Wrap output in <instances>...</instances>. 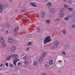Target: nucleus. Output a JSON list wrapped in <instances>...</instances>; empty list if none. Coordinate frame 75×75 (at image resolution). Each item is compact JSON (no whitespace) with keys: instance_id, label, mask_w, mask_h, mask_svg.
Wrapping results in <instances>:
<instances>
[{"instance_id":"45","label":"nucleus","mask_w":75,"mask_h":75,"mask_svg":"<svg viewBox=\"0 0 75 75\" xmlns=\"http://www.w3.org/2000/svg\"><path fill=\"white\" fill-rule=\"evenodd\" d=\"M6 34H8V30H6Z\"/></svg>"},{"instance_id":"37","label":"nucleus","mask_w":75,"mask_h":75,"mask_svg":"<svg viewBox=\"0 0 75 75\" xmlns=\"http://www.w3.org/2000/svg\"><path fill=\"white\" fill-rule=\"evenodd\" d=\"M57 48V45H54L52 47V48H53V49H54V48Z\"/></svg>"},{"instance_id":"54","label":"nucleus","mask_w":75,"mask_h":75,"mask_svg":"<svg viewBox=\"0 0 75 75\" xmlns=\"http://www.w3.org/2000/svg\"><path fill=\"white\" fill-rule=\"evenodd\" d=\"M68 16H69V17H71V16L70 15H69Z\"/></svg>"},{"instance_id":"1","label":"nucleus","mask_w":75,"mask_h":75,"mask_svg":"<svg viewBox=\"0 0 75 75\" xmlns=\"http://www.w3.org/2000/svg\"><path fill=\"white\" fill-rule=\"evenodd\" d=\"M12 57L13 59H15L13 61V63L14 66L16 67V63H17V62L20 61L19 59H17V58H18V55L16 54H13L12 56Z\"/></svg>"},{"instance_id":"3","label":"nucleus","mask_w":75,"mask_h":75,"mask_svg":"<svg viewBox=\"0 0 75 75\" xmlns=\"http://www.w3.org/2000/svg\"><path fill=\"white\" fill-rule=\"evenodd\" d=\"M4 8V6L3 5L0 4V12L1 13L3 12V10Z\"/></svg>"},{"instance_id":"15","label":"nucleus","mask_w":75,"mask_h":75,"mask_svg":"<svg viewBox=\"0 0 75 75\" xmlns=\"http://www.w3.org/2000/svg\"><path fill=\"white\" fill-rule=\"evenodd\" d=\"M33 65L34 66H37V62L36 61H33Z\"/></svg>"},{"instance_id":"8","label":"nucleus","mask_w":75,"mask_h":75,"mask_svg":"<svg viewBox=\"0 0 75 75\" xmlns=\"http://www.w3.org/2000/svg\"><path fill=\"white\" fill-rule=\"evenodd\" d=\"M8 41L9 42H12L13 41V38H10L8 39Z\"/></svg>"},{"instance_id":"27","label":"nucleus","mask_w":75,"mask_h":75,"mask_svg":"<svg viewBox=\"0 0 75 75\" xmlns=\"http://www.w3.org/2000/svg\"><path fill=\"white\" fill-rule=\"evenodd\" d=\"M11 58V56H10L7 57V59L8 60H9V59H10Z\"/></svg>"},{"instance_id":"34","label":"nucleus","mask_w":75,"mask_h":75,"mask_svg":"<svg viewBox=\"0 0 75 75\" xmlns=\"http://www.w3.org/2000/svg\"><path fill=\"white\" fill-rule=\"evenodd\" d=\"M60 11L61 12H62L63 11H64V9L62 8H61L60 9Z\"/></svg>"},{"instance_id":"53","label":"nucleus","mask_w":75,"mask_h":75,"mask_svg":"<svg viewBox=\"0 0 75 75\" xmlns=\"http://www.w3.org/2000/svg\"><path fill=\"white\" fill-rule=\"evenodd\" d=\"M9 1H12V0H9Z\"/></svg>"},{"instance_id":"9","label":"nucleus","mask_w":75,"mask_h":75,"mask_svg":"<svg viewBox=\"0 0 75 75\" xmlns=\"http://www.w3.org/2000/svg\"><path fill=\"white\" fill-rule=\"evenodd\" d=\"M52 3L51 2H49L46 4V6H52Z\"/></svg>"},{"instance_id":"5","label":"nucleus","mask_w":75,"mask_h":75,"mask_svg":"<svg viewBox=\"0 0 75 75\" xmlns=\"http://www.w3.org/2000/svg\"><path fill=\"white\" fill-rule=\"evenodd\" d=\"M41 17H45V13L44 11H42L41 13Z\"/></svg>"},{"instance_id":"24","label":"nucleus","mask_w":75,"mask_h":75,"mask_svg":"<svg viewBox=\"0 0 75 75\" xmlns=\"http://www.w3.org/2000/svg\"><path fill=\"white\" fill-rule=\"evenodd\" d=\"M29 62H28V61H26L24 62V64L25 65H27V64H28Z\"/></svg>"},{"instance_id":"46","label":"nucleus","mask_w":75,"mask_h":75,"mask_svg":"<svg viewBox=\"0 0 75 75\" xmlns=\"http://www.w3.org/2000/svg\"><path fill=\"white\" fill-rule=\"evenodd\" d=\"M26 50L27 51H28V50H29V47H28L26 49Z\"/></svg>"},{"instance_id":"2","label":"nucleus","mask_w":75,"mask_h":75,"mask_svg":"<svg viewBox=\"0 0 75 75\" xmlns=\"http://www.w3.org/2000/svg\"><path fill=\"white\" fill-rule=\"evenodd\" d=\"M51 36H49L46 37L44 39L43 41V43L45 45L47 43L50 42L51 41Z\"/></svg>"},{"instance_id":"17","label":"nucleus","mask_w":75,"mask_h":75,"mask_svg":"<svg viewBox=\"0 0 75 75\" xmlns=\"http://www.w3.org/2000/svg\"><path fill=\"white\" fill-rule=\"evenodd\" d=\"M27 55H25L23 58V60L25 61V60H27Z\"/></svg>"},{"instance_id":"6","label":"nucleus","mask_w":75,"mask_h":75,"mask_svg":"<svg viewBox=\"0 0 75 75\" xmlns=\"http://www.w3.org/2000/svg\"><path fill=\"white\" fill-rule=\"evenodd\" d=\"M53 64V60L51 59L49 61V62L48 63V65L50 66L51 65Z\"/></svg>"},{"instance_id":"12","label":"nucleus","mask_w":75,"mask_h":75,"mask_svg":"<svg viewBox=\"0 0 75 75\" xmlns=\"http://www.w3.org/2000/svg\"><path fill=\"white\" fill-rule=\"evenodd\" d=\"M60 44V42L59 41H56L54 42V44L55 45H58V44Z\"/></svg>"},{"instance_id":"51","label":"nucleus","mask_w":75,"mask_h":75,"mask_svg":"<svg viewBox=\"0 0 75 75\" xmlns=\"http://www.w3.org/2000/svg\"><path fill=\"white\" fill-rule=\"evenodd\" d=\"M65 2L66 1H67V0H63Z\"/></svg>"},{"instance_id":"50","label":"nucleus","mask_w":75,"mask_h":75,"mask_svg":"<svg viewBox=\"0 0 75 75\" xmlns=\"http://www.w3.org/2000/svg\"><path fill=\"white\" fill-rule=\"evenodd\" d=\"M59 61V62H62V61L61 60H60Z\"/></svg>"},{"instance_id":"20","label":"nucleus","mask_w":75,"mask_h":75,"mask_svg":"<svg viewBox=\"0 0 75 75\" xmlns=\"http://www.w3.org/2000/svg\"><path fill=\"white\" fill-rule=\"evenodd\" d=\"M19 29L18 27H16L15 28L14 31H17Z\"/></svg>"},{"instance_id":"23","label":"nucleus","mask_w":75,"mask_h":75,"mask_svg":"<svg viewBox=\"0 0 75 75\" xmlns=\"http://www.w3.org/2000/svg\"><path fill=\"white\" fill-rule=\"evenodd\" d=\"M64 7L65 8H67L68 7V5L67 4L64 5Z\"/></svg>"},{"instance_id":"21","label":"nucleus","mask_w":75,"mask_h":75,"mask_svg":"<svg viewBox=\"0 0 75 75\" xmlns=\"http://www.w3.org/2000/svg\"><path fill=\"white\" fill-rule=\"evenodd\" d=\"M46 21V23L47 24H49L50 23V19H47Z\"/></svg>"},{"instance_id":"19","label":"nucleus","mask_w":75,"mask_h":75,"mask_svg":"<svg viewBox=\"0 0 75 75\" xmlns=\"http://www.w3.org/2000/svg\"><path fill=\"white\" fill-rule=\"evenodd\" d=\"M44 68H45L46 69H48V65H47V64H45L44 65Z\"/></svg>"},{"instance_id":"55","label":"nucleus","mask_w":75,"mask_h":75,"mask_svg":"<svg viewBox=\"0 0 75 75\" xmlns=\"http://www.w3.org/2000/svg\"><path fill=\"white\" fill-rule=\"evenodd\" d=\"M42 75H45V74H42Z\"/></svg>"},{"instance_id":"39","label":"nucleus","mask_w":75,"mask_h":75,"mask_svg":"<svg viewBox=\"0 0 75 75\" xmlns=\"http://www.w3.org/2000/svg\"><path fill=\"white\" fill-rule=\"evenodd\" d=\"M5 65L6 66V67H8V63L6 62V63Z\"/></svg>"},{"instance_id":"42","label":"nucleus","mask_w":75,"mask_h":75,"mask_svg":"<svg viewBox=\"0 0 75 75\" xmlns=\"http://www.w3.org/2000/svg\"><path fill=\"white\" fill-rule=\"evenodd\" d=\"M3 47H6V45L5 44H4L3 45Z\"/></svg>"},{"instance_id":"59","label":"nucleus","mask_w":75,"mask_h":75,"mask_svg":"<svg viewBox=\"0 0 75 75\" xmlns=\"http://www.w3.org/2000/svg\"><path fill=\"white\" fill-rule=\"evenodd\" d=\"M19 6H20V5H19Z\"/></svg>"},{"instance_id":"48","label":"nucleus","mask_w":75,"mask_h":75,"mask_svg":"<svg viewBox=\"0 0 75 75\" xmlns=\"http://www.w3.org/2000/svg\"><path fill=\"white\" fill-rule=\"evenodd\" d=\"M23 18H24V20H25V19H26V18H25V17H23Z\"/></svg>"},{"instance_id":"56","label":"nucleus","mask_w":75,"mask_h":75,"mask_svg":"<svg viewBox=\"0 0 75 75\" xmlns=\"http://www.w3.org/2000/svg\"><path fill=\"white\" fill-rule=\"evenodd\" d=\"M45 0L46 1H48V0Z\"/></svg>"},{"instance_id":"44","label":"nucleus","mask_w":75,"mask_h":75,"mask_svg":"<svg viewBox=\"0 0 75 75\" xmlns=\"http://www.w3.org/2000/svg\"><path fill=\"white\" fill-rule=\"evenodd\" d=\"M60 20V19H56V21H59Z\"/></svg>"},{"instance_id":"29","label":"nucleus","mask_w":75,"mask_h":75,"mask_svg":"<svg viewBox=\"0 0 75 75\" xmlns=\"http://www.w3.org/2000/svg\"><path fill=\"white\" fill-rule=\"evenodd\" d=\"M52 9V7L50 6H48V10H50Z\"/></svg>"},{"instance_id":"49","label":"nucleus","mask_w":75,"mask_h":75,"mask_svg":"<svg viewBox=\"0 0 75 75\" xmlns=\"http://www.w3.org/2000/svg\"><path fill=\"white\" fill-rule=\"evenodd\" d=\"M3 64H1L0 65V67H3Z\"/></svg>"},{"instance_id":"13","label":"nucleus","mask_w":75,"mask_h":75,"mask_svg":"<svg viewBox=\"0 0 75 75\" xmlns=\"http://www.w3.org/2000/svg\"><path fill=\"white\" fill-rule=\"evenodd\" d=\"M16 49V47L15 46H13L11 47V50L12 51H14Z\"/></svg>"},{"instance_id":"25","label":"nucleus","mask_w":75,"mask_h":75,"mask_svg":"<svg viewBox=\"0 0 75 75\" xmlns=\"http://www.w3.org/2000/svg\"><path fill=\"white\" fill-rule=\"evenodd\" d=\"M72 15L73 17H75V11L72 12Z\"/></svg>"},{"instance_id":"36","label":"nucleus","mask_w":75,"mask_h":75,"mask_svg":"<svg viewBox=\"0 0 75 75\" xmlns=\"http://www.w3.org/2000/svg\"><path fill=\"white\" fill-rule=\"evenodd\" d=\"M21 63L20 62H18V66H20L21 65Z\"/></svg>"},{"instance_id":"40","label":"nucleus","mask_w":75,"mask_h":75,"mask_svg":"<svg viewBox=\"0 0 75 75\" xmlns=\"http://www.w3.org/2000/svg\"><path fill=\"white\" fill-rule=\"evenodd\" d=\"M71 27H72V28H75V25H72L71 26Z\"/></svg>"},{"instance_id":"28","label":"nucleus","mask_w":75,"mask_h":75,"mask_svg":"<svg viewBox=\"0 0 75 75\" xmlns=\"http://www.w3.org/2000/svg\"><path fill=\"white\" fill-rule=\"evenodd\" d=\"M43 58H44L43 57H40L39 59V60L40 61H42V60L43 59Z\"/></svg>"},{"instance_id":"38","label":"nucleus","mask_w":75,"mask_h":75,"mask_svg":"<svg viewBox=\"0 0 75 75\" xmlns=\"http://www.w3.org/2000/svg\"><path fill=\"white\" fill-rule=\"evenodd\" d=\"M8 4H6L5 5V8H7V7H8Z\"/></svg>"},{"instance_id":"43","label":"nucleus","mask_w":75,"mask_h":75,"mask_svg":"<svg viewBox=\"0 0 75 75\" xmlns=\"http://www.w3.org/2000/svg\"><path fill=\"white\" fill-rule=\"evenodd\" d=\"M30 17H34V15L33 14H30Z\"/></svg>"},{"instance_id":"35","label":"nucleus","mask_w":75,"mask_h":75,"mask_svg":"<svg viewBox=\"0 0 75 75\" xmlns=\"http://www.w3.org/2000/svg\"><path fill=\"white\" fill-rule=\"evenodd\" d=\"M62 54L63 55H66V53H65V52H62Z\"/></svg>"},{"instance_id":"52","label":"nucleus","mask_w":75,"mask_h":75,"mask_svg":"<svg viewBox=\"0 0 75 75\" xmlns=\"http://www.w3.org/2000/svg\"><path fill=\"white\" fill-rule=\"evenodd\" d=\"M22 12H24V10H23L22 11Z\"/></svg>"},{"instance_id":"26","label":"nucleus","mask_w":75,"mask_h":75,"mask_svg":"<svg viewBox=\"0 0 75 75\" xmlns=\"http://www.w3.org/2000/svg\"><path fill=\"white\" fill-rule=\"evenodd\" d=\"M68 10H69V11H72L73 10V9L72 8H68Z\"/></svg>"},{"instance_id":"18","label":"nucleus","mask_w":75,"mask_h":75,"mask_svg":"<svg viewBox=\"0 0 75 75\" xmlns=\"http://www.w3.org/2000/svg\"><path fill=\"white\" fill-rule=\"evenodd\" d=\"M27 45L28 46H30V45H32V43L31 42H29L27 43Z\"/></svg>"},{"instance_id":"58","label":"nucleus","mask_w":75,"mask_h":75,"mask_svg":"<svg viewBox=\"0 0 75 75\" xmlns=\"http://www.w3.org/2000/svg\"><path fill=\"white\" fill-rule=\"evenodd\" d=\"M59 72H60V71H59Z\"/></svg>"},{"instance_id":"47","label":"nucleus","mask_w":75,"mask_h":75,"mask_svg":"<svg viewBox=\"0 0 75 75\" xmlns=\"http://www.w3.org/2000/svg\"><path fill=\"white\" fill-rule=\"evenodd\" d=\"M25 53H24L23 54H22V56H23V55H25Z\"/></svg>"},{"instance_id":"41","label":"nucleus","mask_w":75,"mask_h":75,"mask_svg":"<svg viewBox=\"0 0 75 75\" xmlns=\"http://www.w3.org/2000/svg\"><path fill=\"white\" fill-rule=\"evenodd\" d=\"M37 30L38 31V33H39L40 32V29H39L38 28H37Z\"/></svg>"},{"instance_id":"30","label":"nucleus","mask_w":75,"mask_h":75,"mask_svg":"<svg viewBox=\"0 0 75 75\" xmlns=\"http://www.w3.org/2000/svg\"><path fill=\"white\" fill-rule=\"evenodd\" d=\"M14 34L15 35H17L18 34V33L17 32H15Z\"/></svg>"},{"instance_id":"11","label":"nucleus","mask_w":75,"mask_h":75,"mask_svg":"<svg viewBox=\"0 0 75 75\" xmlns=\"http://www.w3.org/2000/svg\"><path fill=\"white\" fill-rule=\"evenodd\" d=\"M62 33L63 34H66V33H67V30H66V29H63L62 30Z\"/></svg>"},{"instance_id":"32","label":"nucleus","mask_w":75,"mask_h":75,"mask_svg":"<svg viewBox=\"0 0 75 75\" xmlns=\"http://www.w3.org/2000/svg\"><path fill=\"white\" fill-rule=\"evenodd\" d=\"M6 26L7 28H8L10 27V25L8 23H6Z\"/></svg>"},{"instance_id":"7","label":"nucleus","mask_w":75,"mask_h":75,"mask_svg":"<svg viewBox=\"0 0 75 75\" xmlns=\"http://www.w3.org/2000/svg\"><path fill=\"white\" fill-rule=\"evenodd\" d=\"M29 4H30L31 5H32V6H33V7H36L37 6H36V5L34 3L32 2H29Z\"/></svg>"},{"instance_id":"16","label":"nucleus","mask_w":75,"mask_h":75,"mask_svg":"<svg viewBox=\"0 0 75 75\" xmlns=\"http://www.w3.org/2000/svg\"><path fill=\"white\" fill-rule=\"evenodd\" d=\"M47 55V53L46 52H43L42 53V57H45V56Z\"/></svg>"},{"instance_id":"10","label":"nucleus","mask_w":75,"mask_h":75,"mask_svg":"<svg viewBox=\"0 0 75 75\" xmlns=\"http://www.w3.org/2000/svg\"><path fill=\"white\" fill-rule=\"evenodd\" d=\"M4 38H3V37H1L0 38V41L1 42H4Z\"/></svg>"},{"instance_id":"57","label":"nucleus","mask_w":75,"mask_h":75,"mask_svg":"<svg viewBox=\"0 0 75 75\" xmlns=\"http://www.w3.org/2000/svg\"><path fill=\"white\" fill-rule=\"evenodd\" d=\"M1 26V25L0 24V27Z\"/></svg>"},{"instance_id":"33","label":"nucleus","mask_w":75,"mask_h":75,"mask_svg":"<svg viewBox=\"0 0 75 75\" xmlns=\"http://www.w3.org/2000/svg\"><path fill=\"white\" fill-rule=\"evenodd\" d=\"M65 48L66 49L68 50V49H69V47H68V45H66V46L65 47Z\"/></svg>"},{"instance_id":"14","label":"nucleus","mask_w":75,"mask_h":75,"mask_svg":"<svg viewBox=\"0 0 75 75\" xmlns=\"http://www.w3.org/2000/svg\"><path fill=\"white\" fill-rule=\"evenodd\" d=\"M51 10V11H50V13H54V12L55 11V9L54 8H52Z\"/></svg>"},{"instance_id":"22","label":"nucleus","mask_w":75,"mask_h":75,"mask_svg":"<svg viewBox=\"0 0 75 75\" xmlns=\"http://www.w3.org/2000/svg\"><path fill=\"white\" fill-rule=\"evenodd\" d=\"M65 20H66V21H68L69 20V17L67 16L66 17L64 18Z\"/></svg>"},{"instance_id":"31","label":"nucleus","mask_w":75,"mask_h":75,"mask_svg":"<svg viewBox=\"0 0 75 75\" xmlns=\"http://www.w3.org/2000/svg\"><path fill=\"white\" fill-rule=\"evenodd\" d=\"M10 66L11 68H14V65L12 64H10Z\"/></svg>"},{"instance_id":"4","label":"nucleus","mask_w":75,"mask_h":75,"mask_svg":"<svg viewBox=\"0 0 75 75\" xmlns=\"http://www.w3.org/2000/svg\"><path fill=\"white\" fill-rule=\"evenodd\" d=\"M64 15V12H59V16L60 17H63Z\"/></svg>"}]
</instances>
